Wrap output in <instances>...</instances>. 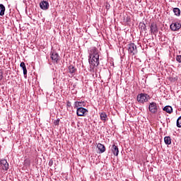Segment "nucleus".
<instances>
[{
  "instance_id": "obj_12",
  "label": "nucleus",
  "mask_w": 181,
  "mask_h": 181,
  "mask_svg": "<svg viewBox=\"0 0 181 181\" xmlns=\"http://www.w3.org/2000/svg\"><path fill=\"white\" fill-rule=\"evenodd\" d=\"M76 71H77V69L74 67V66L70 65L69 66V72L71 76H74V74H76Z\"/></svg>"
},
{
  "instance_id": "obj_1",
  "label": "nucleus",
  "mask_w": 181,
  "mask_h": 181,
  "mask_svg": "<svg viewBox=\"0 0 181 181\" xmlns=\"http://www.w3.org/2000/svg\"><path fill=\"white\" fill-rule=\"evenodd\" d=\"M89 71L95 73V67L100 66V54L95 47H93L89 51Z\"/></svg>"
},
{
  "instance_id": "obj_7",
  "label": "nucleus",
  "mask_w": 181,
  "mask_h": 181,
  "mask_svg": "<svg viewBox=\"0 0 181 181\" xmlns=\"http://www.w3.org/2000/svg\"><path fill=\"white\" fill-rule=\"evenodd\" d=\"M86 112H88V110L84 107H78L76 110V115L78 117H84Z\"/></svg>"
},
{
  "instance_id": "obj_19",
  "label": "nucleus",
  "mask_w": 181,
  "mask_h": 181,
  "mask_svg": "<svg viewBox=\"0 0 181 181\" xmlns=\"http://www.w3.org/2000/svg\"><path fill=\"white\" fill-rule=\"evenodd\" d=\"M173 13H175V16H180V8H173Z\"/></svg>"
},
{
  "instance_id": "obj_18",
  "label": "nucleus",
  "mask_w": 181,
  "mask_h": 181,
  "mask_svg": "<svg viewBox=\"0 0 181 181\" xmlns=\"http://www.w3.org/2000/svg\"><path fill=\"white\" fill-rule=\"evenodd\" d=\"M4 15H5V6L0 4V16H4Z\"/></svg>"
},
{
  "instance_id": "obj_24",
  "label": "nucleus",
  "mask_w": 181,
  "mask_h": 181,
  "mask_svg": "<svg viewBox=\"0 0 181 181\" xmlns=\"http://www.w3.org/2000/svg\"><path fill=\"white\" fill-rule=\"evenodd\" d=\"M66 107H71V102L68 101L66 103Z\"/></svg>"
},
{
  "instance_id": "obj_14",
  "label": "nucleus",
  "mask_w": 181,
  "mask_h": 181,
  "mask_svg": "<svg viewBox=\"0 0 181 181\" xmlns=\"http://www.w3.org/2000/svg\"><path fill=\"white\" fill-rule=\"evenodd\" d=\"M97 148L99 149L100 153H104L105 152V146L101 144L97 145Z\"/></svg>"
},
{
  "instance_id": "obj_21",
  "label": "nucleus",
  "mask_w": 181,
  "mask_h": 181,
  "mask_svg": "<svg viewBox=\"0 0 181 181\" xmlns=\"http://www.w3.org/2000/svg\"><path fill=\"white\" fill-rule=\"evenodd\" d=\"M139 26H140L141 30H146V25H145V23H141L139 24Z\"/></svg>"
},
{
  "instance_id": "obj_23",
  "label": "nucleus",
  "mask_w": 181,
  "mask_h": 181,
  "mask_svg": "<svg viewBox=\"0 0 181 181\" xmlns=\"http://www.w3.org/2000/svg\"><path fill=\"white\" fill-rule=\"evenodd\" d=\"M59 124H60V119H57L54 122V125H59Z\"/></svg>"
},
{
  "instance_id": "obj_10",
  "label": "nucleus",
  "mask_w": 181,
  "mask_h": 181,
  "mask_svg": "<svg viewBox=\"0 0 181 181\" xmlns=\"http://www.w3.org/2000/svg\"><path fill=\"white\" fill-rule=\"evenodd\" d=\"M40 6L41 9H42L43 11H47V9H49V2L46 1H42L40 4Z\"/></svg>"
},
{
  "instance_id": "obj_5",
  "label": "nucleus",
  "mask_w": 181,
  "mask_h": 181,
  "mask_svg": "<svg viewBox=\"0 0 181 181\" xmlns=\"http://www.w3.org/2000/svg\"><path fill=\"white\" fill-rule=\"evenodd\" d=\"M180 28H181V24L180 23H178V22L173 23L170 25V29H171L173 32H176L179 30Z\"/></svg>"
},
{
  "instance_id": "obj_25",
  "label": "nucleus",
  "mask_w": 181,
  "mask_h": 181,
  "mask_svg": "<svg viewBox=\"0 0 181 181\" xmlns=\"http://www.w3.org/2000/svg\"><path fill=\"white\" fill-rule=\"evenodd\" d=\"M49 166H53V160H50L49 162Z\"/></svg>"
},
{
  "instance_id": "obj_16",
  "label": "nucleus",
  "mask_w": 181,
  "mask_h": 181,
  "mask_svg": "<svg viewBox=\"0 0 181 181\" xmlns=\"http://www.w3.org/2000/svg\"><path fill=\"white\" fill-rule=\"evenodd\" d=\"M100 119L102 121H104L105 122V121H107V113H105V112L100 113Z\"/></svg>"
},
{
  "instance_id": "obj_2",
  "label": "nucleus",
  "mask_w": 181,
  "mask_h": 181,
  "mask_svg": "<svg viewBox=\"0 0 181 181\" xmlns=\"http://www.w3.org/2000/svg\"><path fill=\"white\" fill-rule=\"evenodd\" d=\"M127 50L129 54H132V56H134V54L138 53V49L136 48V45H135L134 43H130L127 45Z\"/></svg>"
},
{
  "instance_id": "obj_6",
  "label": "nucleus",
  "mask_w": 181,
  "mask_h": 181,
  "mask_svg": "<svg viewBox=\"0 0 181 181\" xmlns=\"http://www.w3.org/2000/svg\"><path fill=\"white\" fill-rule=\"evenodd\" d=\"M0 168H1L2 170H8L9 169V164L8 161L5 159L0 160Z\"/></svg>"
},
{
  "instance_id": "obj_26",
  "label": "nucleus",
  "mask_w": 181,
  "mask_h": 181,
  "mask_svg": "<svg viewBox=\"0 0 181 181\" xmlns=\"http://www.w3.org/2000/svg\"><path fill=\"white\" fill-rule=\"evenodd\" d=\"M3 77H4V76H2V73H0V81H1V80H2Z\"/></svg>"
},
{
  "instance_id": "obj_15",
  "label": "nucleus",
  "mask_w": 181,
  "mask_h": 181,
  "mask_svg": "<svg viewBox=\"0 0 181 181\" xmlns=\"http://www.w3.org/2000/svg\"><path fill=\"white\" fill-rule=\"evenodd\" d=\"M20 67H21L23 69L24 76H26V74H28V70L26 69V65L25 64V62H21Z\"/></svg>"
},
{
  "instance_id": "obj_13",
  "label": "nucleus",
  "mask_w": 181,
  "mask_h": 181,
  "mask_svg": "<svg viewBox=\"0 0 181 181\" xmlns=\"http://www.w3.org/2000/svg\"><path fill=\"white\" fill-rule=\"evenodd\" d=\"M163 110L165 111V112H168V114H172L173 112V108L170 105L165 106Z\"/></svg>"
},
{
  "instance_id": "obj_9",
  "label": "nucleus",
  "mask_w": 181,
  "mask_h": 181,
  "mask_svg": "<svg viewBox=\"0 0 181 181\" xmlns=\"http://www.w3.org/2000/svg\"><path fill=\"white\" fill-rule=\"evenodd\" d=\"M158 25L155 23H152L150 25V32L152 35H156L158 33Z\"/></svg>"
},
{
  "instance_id": "obj_4",
  "label": "nucleus",
  "mask_w": 181,
  "mask_h": 181,
  "mask_svg": "<svg viewBox=\"0 0 181 181\" xmlns=\"http://www.w3.org/2000/svg\"><path fill=\"white\" fill-rule=\"evenodd\" d=\"M158 108H159V106L155 102L151 103L148 105V110L151 114H156L158 112Z\"/></svg>"
},
{
  "instance_id": "obj_22",
  "label": "nucleus",
  "mask_w": 181,
  "mask_h": 181,
  "mask_svg": "<svg viewBox=\"0 0 181 181\" xmlns=\"http://www.w3.org/2000/svg\"><path fill=\"white\" fill-rule=\"evenodd\" d=\"M176 60L178 62V63H181V55H177L176 57Z\"/></svg>"
},
{
  "instance_id": "obj_20",
  "label": "nucleus",
  "mask_w": 181,
  "mask_h": 181,
  "mask_svg": "<svg viewBox=\"0 0 181 181\" xmlns=\"http://www.w3.org/2000/svg\"><path fill=\"white\" fill-rule=\"evenodd\" d=\"M74 108H79L83 107L81 102L76 101L74 105Z\"/></svg>"
},
{
  "instance_id": "obj_17",
  "label": "nucleus",
  "mask_w": 181,
  "mask_h": 181,
  "mask_svg": "<svg viewBox=\"0 0 181 181\" xmlns=\"http://www.w3.org/2000/svg\"><path fill=\"white\" fill-rule=\"evenodd\" d=\"M164 142L165 145H170L172 144V139H170V136H165L164 138Z\"/></svg>"
},
{
  "instance_id": "obj_11",
  "label": "nucleus",
  "mask_w": 181,
  "mask_h": 181,
  "mask_svg": "<svg viewBox=\"0 0 181 181\" xmlns=\"http://www.w3.org/2000/svg\"><path fill=\"white\" fill-rule=\"evenodd\" d=\"M111 151L115 155V156H118V153H119V150L118 149V146H117L115 144H113L111 148Z\"/></svg>"
},
{
  "instance_id": "obj_3",
  "label": "nucleus",
  "mask_w": 181,
  "mask_h": 181,
  "mask_svg": "<svg viewBox=\"0 0 181 181\" xmlns=\"http://www.w3.org/2000/svg\"><path fill=\"white\" fill-rule=\"evenodd\" d=\"M148 100H149V95H148V94L141 93L137 95L138 103L144 104V103H146Z\"/></svg>"
},
{
  "instance_id": "obj_8",
  "label": "nucleus",
  "mask_w": 181,
  "mask_h": 181,
  "mask_svg": "<svg viewBox=\"0 0 181 181\" xmlns=\"http://www.w3.org/2000/svg\"><path fill=\"white\" fill-rule=\"evenodd\" d=\"M60 57L59 56V54L54 51L51 52V59L53 62V63H57L59 62V58Z\"/></svg>"
}]
</instances>
